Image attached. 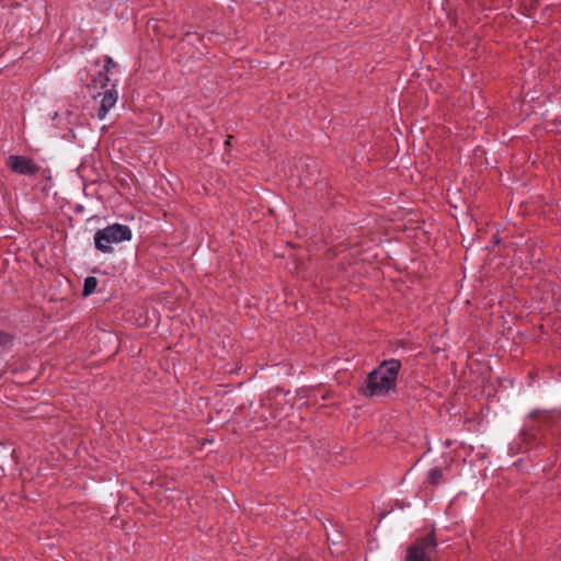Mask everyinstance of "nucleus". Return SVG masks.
Here are the masks:
<instances>
[{
    "instance_id": "f257e3e1",
    "label": "nucleus",
    "mask_w": 561,
    "mask_h": 561,
    "mask_svg": "<svg viewBox=\"0 0 561 561\" xmlns=\"http://www.w3.org/2000/svg\"><path fill=\"white\" fill-rule=\"evenodd\" d=\"M401 369V362L396 358L387 359L370 371L362 393L366 397H381L393 391Z\"/></svg>"
},
{
    "instance_id": "f03ea898",
    "label": "nucleus",
    "mask_w": 561,
    "mask_h": 561,
    "mask_svg": "<svg viewBox=\"0 0 561 561\" xmlns=\"http://www.w3.org/2000/svg\"><path fill=\"white\" fill-rule=\"evenodd\" d=\"M131 237V229L127 225L112 224L95 232L94 245L102 253H111L114 244L129 241Z\"/></svg>"
},
{
    "instance_id": "7ed1b4c3",
    "label": "nucleus",
    "mask_w": 561,
    "mask_h": 561,
    "mask_svg": "<svg viewBox=\"0 0 561 561\" xmlns=\"http://www.w3.org/2000/svg\"><path fill=\"white\" fill-rule=\"evenodd\" d=\"M435 529L417 536L407 548L404 561H434L437 554Z\"/></svg>"
},
{
    "instance_id": "20e7f679",
    "label": "nucleus",
    "mask_w": 561,
    "mask_h": 561,
    "mask_svg": "<svg viewBox=\"0 0 561 561\" xmlns=\"http://www.w3.org/2000/svg\"><path fill=\"white\" fill-rule=\"evenodd\" d=\"M8 167L16 174L35 175L39 171V167L25 156L12 154L8 158Z\"/></svg>"
},
{
    "instance_id": "39448f33",
    "label": "nucleus",
    "mask_w": 561,
    "mask_h": 561,
    "mask_svg": "<svg viewBox=\"0 0 561 561\" xmlns=\"http://www.w3.org/2000/svg\"><path fill=\"white\" fill-rule=\"evenodd\" d=\"M101 96V104L100 108L98 110V117L100 119H103L106 114L110 112L111 108L114 107V105L117 102L118 93L117 91L112 88L105 90L103 93H99L98 95H94V98Z\"/></svg>"
},
{
    "instance_id": "423d86ee",
    "label": "nucleus",
    "mask_w": 561,
    "mask_h": 561,
    "mask_svg": "<svg viewBox=\"0 0 561 561\" xmlns=\"http://www.w3.org/2000/svg\"><path fill=\"white\" fill-rule=\"evenodd\" d=\"M96 286H98V279H96V277H94V276H88V277L84 279L82 295H83V296H89V295H91V294L95 290Z\"/></svg>"
},
{
    "instance_id": "0eeeda50",
    "label": "nucleus",
    "mask_w": 561,
    "mask_h": 561,
    "mask_svg": "<svg viewBox=\"0 0 561 561\" xmlns=\"http://www.w3.org/2000/svg\"><path fill=\"white\" fill-rule=\"evenodd\" d=\"M427 481L432 485H438L443 481V471L439 468H433L430 470Z\"/></svg>"
},
{
    "instance_id": "6e6552de",
    "label": "nucleus",
    "mask_w": 561,
    "mask_h": 561,
    "mask_svg": "<svg viewBox=\"0 0 561 561\" xmlns=\"http://www.w3.org/2000/svg\"><path fill=\"white\" fill-rule=\"evenodd\" d=\"M92 82L94 83V85H100L101 88H106L110 82V78L100 71L98 73V78H93Z\"/></svg>"
},
{
    "instance_id": "1a4fd4ad",
    "label": "nucleus",
    "mask_w": 561,
    "mask_h": 561,
    "mask_svg": "<svg viewBox=\"0 0 561 561\" xmlns=\"http://www.w3.org/2000/svg\"><path fill=\"white\" fill-rule=\"evenodd\" d=\"M115 67H116L115 61H114L110 56H105V57H104V70H105L106 72H110V71H112Z\"/></svg>"
},
{
    "instance_id": "9d476101",
    "label": "nucleus",
    "mask_w": 561,
    "mask_h": 561,
    "mask_svg": "<svg viewBox=\"0 0 561 561\" xmlns=\"http://www.w3.org/2000/svg\"><path fill=\"white\" fill-rule=\"evenodd\" d=\"M5 339H7V335L3 334L2 332H0V344H2Z\"/></svg>"
},
{
    "instance_id": "9b49d317",
    "label": "nucleus",
    "mask_w": 561,
    "mask_h": 561,
    "mask_svg": "<svg viewBox=\"0 0 561 561\" xmlns=\"http://www.w3.org/2000/svg\"><path fill=\"white\" fill-rule=\"evenodd\" d=\"M230 138H231V136L226 140V142H225L226 145H230Z\"/></svg>"
}]
</instances>
